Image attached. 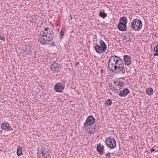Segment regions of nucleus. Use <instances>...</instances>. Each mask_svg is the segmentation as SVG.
Returning a JSON list of instances; mask_svg holds the SVG:
<instances>
[{
	"label": "nucleus",
	"instance_id": "1",
	"mask_svg": "<svg viewBox=\"0 0 158 158\" xmlns=\"http://www.w3.org/2000/svg\"><path fill=\"white\" fill-rule=\"evenodd\" d=\"M40 37L39 38V41L42 44H48L50 41L53 40L54 33L50 28H45L43 31L40 32Z\"/></svg>",
	"mask_w": 158,
	"mask_h": 158
},
{
	"label": "nucleus",
	"instance_id": "2",
	"mask_svg": "<svg viewBox=\"0 0 158 158\" xmlns=\"http://www.w3.org/2000/svg\"><path fill=\"white\" fill-rule=\"evenodd\" d=\"M123 63L122 59L118 56L114 55L110 58L108 65L110 70L114 72V69H116L117 68V67Z\"/></svg>",
	"mask_w": 158,
	"mask_h": 158
},
{
	"label": "nucleus",
	"instance_id": "3",
	"mask_svg": "<svg viewBox=\"0 0 158 158\" xmlns=\"http://www.w3.org/2000/svg\"><path fill=\"white\" fill-rule=\"evenodd\" d=\"M142 27V23L139 19H135L131 23V28L135 31L140 30Z\"/></svg>",
	"mask_w": 158,
	"mask_h": 158
},
{
	"label": "nucleus",
	"instance_id": "4",
	"mask_svg": "<svg viewBox=\"0 0 158 158\" xmlns=\"http://www.w3.org/2000/svg\"><path fill=\"white\" fill-rule=\"evenodd\" d=\"M40 148H38L37 151V156L38 158H49L50 155L48 149H45L44 148L41 147L40 149Z\"/></svg>",
	"mask_w": 158,
	"mask_h": 158
},
{
	"label": "nucleus",
	"instance_id": "5",
	"mask_svg": "<svg viewBox=\"0 0 158 158\" xmlns=\"http://www.w3.org/2000/svg\"><path fill=\"white\" fill-rule=\"evenodd\" d=\"M105 142L107 147L110 149H113L116 147V141L113 137H107L106 139Z\"/></svg>",
	"mask_w": 158,
	"mask_h": 158
},
{
	"label": "nucleus",
	"instance_id": "6",
	"mask_svg": "<svg viewBox=\"0 0 158 158\" xmlns=\"http://www.w3.org/2000/svg\"><path fill=\"white\" fill-rule=\"evenodd\" d=\"M95 122V119L92 116H90L86 118L85 122L84 123V126L86 127L88 125L94 124Z\"/></svg>",
	"mask_w": 158,
	"mask_h": 158
},
{
	"label": "nucleus",
	"instance_id": "7",
	"mask_svg": "<svg viewBox=\"0 0 158 158\" xmlns=\"http://www.w3.org/2000/svg\"><path fill=\"white\" fill-rule=\"evenodd\" d=\"M125 69L124 67L123 63H122L117 67V68L116 69H114V71L115 70L117 71V72L120 74H123L125 73Z\"/></svg>",
	"mask_w": 158,
	"mask_h": 158
},
{
	"label": "nucleus",
	"instance_id": "8",
	"mask_svg": "<svg viewBox=\"0 0 158 158\" xmlns=\"http://www.w3.org/2000/svg\"><path fill=\"white\" fill-rule=\"evenodd\" d=\"M94 48L96 52L99 54L102 53L106 51L104 49H103V48L98 44H96Z\"/></svg>",
	"mask_w": 158,
	"mask_h": 158
},
{
	"label": "nucleus",
	"instance_id": "9",
	"mask_svg": "<svg viewBox=\"0 0 158 158\" xmlns=\"http://www.w3.org/2000/svg\"><path fill=\"white\" fill-rule=\"evenodd\" d=\"M131 59L130 56L125 55L123 56V61L124 64L126 65H129L131 63Z\"/></svg>",
	"mask_w": 158,
	"mask_h": 158
},
{
	"label": "nucleus",
	"instance_id": "10",
	"mask_svg": "<svg viewBox=\"0 0 158 158\" xmlns=\"http://www.w3.org/2000/svg\"><path fill=\"white\" fill-rule=\"evenodd\" d=\"M1 128L4 130H11L10 123L6 122L2 123L1 124Z\"/></svg>",
	"mask_w": 158,
	"mask_h": 158
},
{
	"label": "nucleus",
	"instance_id": "11",
	"mask_svg": "<svg viewBox=\"0 0 158 158\" xmlns=\"http://www.w3.org/2000/svg\"><path fill=\"white\" fill-rule=\"evenodd\" d=\"M55 90L58 92H62L64 88L62 87V84L60 83H58L54 86Z\"/></svg>",
	"mask_w": 158,
	"mask_h": 158
},
{
	"label": "nucleus",
	"instance_id": "12",
	"mask_svg": "<svg viewBox=\"0 0 158 158\" xmlns=\"http://www.w3.org/2000/svg\"><path fill=\"white\" fill-rule=\"evenodd\" d=\"M51 70L56 72L60 71L59 65L57 64L54 63L52 64L50 67Z\"/></svg>",
	"mask_w": 158,
	"mask_h": 158
},
{
	"label": "nucleus",
	"instance_id": "13",
	"mask_svg": "<svg viewBox=\"0 0 158 158\" xmlns=\"http://www.w3.org/2000/svg\"><path fill=\"white\" fill-rule=\"evenodd\" d=\"M31 48L30 45H25V47H23V50L27 55H28L32 51L31 50Z\"/></svg>",
	"mask_w": 158,
	"mask_h": 158
},
{
	"label": "nucleus",
	"instance_id": "14",
	"mask_svg": "<svg viewBox=\"0 0 158 158\" xmlns=\"http://www.w3.org/2000/svg\"><path fill=\"white\" fill-rule=\"evenodd\" d=\"M130 93L129 89L127 88H125L123 89L122 91H120L119 93V95L120 97H125Z\"/></svg>",
	"mask_w": 158,
	"mask_h": 158
},
{
	"label": "nucleus",
	"instance_id": "15",
	"mask_svg": "<svg viewBox=\"0 0 158 158\" xmlns=\"http://www.w3.org/2000/svg\"><path fill=\"white\" fill-rule=\"evenodd\" d=\"M97 150L100 153H102L104 151V146L99 143L97 146Z\"/></svg>",
	"mask_w": 158,
	"mask_h": 158
},
{
	"label": "nucleus",
	"instance_id": "16",
	"mask_svg": "<svg viewBox=\"0 0 158 158\" xmlns=\"http://www.w3.org/2000/svg\"><path fill=\"white\" fill-rule=\"evenodd\" d=\"M127 25L124 24L118 23L117 27L120 31H124L126 30Z\"/></svg>",
	"mask_w": 158,
	"mask_h": 158
},
{
	"label": "nucleus",
	"instance_id": "17",
	"mask_svg": "<svg viewBox=\"0 0 158 158\" xmlns=\"http://www.w3.org/2000/svg\"><path fill=\"white\" fill-rule=\"evenodd\" d=\"M127 21V19L125 17H123L120 18L119 23H118L126 25Z\"/></svg>",
	"mask_w": 158,
	"mask_h": 158
},
{
	"label": "nucleus",
	"instance_id": "18",
	"mask_svg": "<svg viewBox=\"0 0 158 158\" xmlns=\"http://www.w3.org/2000/svg\"><path fill=\"white\" fill-rule=\"evenodd\" d=\"M99 44L103 48V49H104L105 50H106L107 48V46L103 41L102 40H100L99 42Z\"/></svg>",
	"mask_w": 158,
	"mask_h": 158
},
{
	"label": "nucleus",
	"instance_id": "19",
	"mask_svg": "<svg viewBox=\"0 0 158 158\" xmlns=\"http://www.w3.org/2000/svg\"><path fill=\"white\" fill-rule=\"evenodd\" d=\"M99 16L103 18H104L106 17L107 14L104 12V10H101L99 13Z\"/></svg>",
	"mask_w": 158,
	"mask_h": 158
},
{
	"label": "nucleus",
	"instance_id": "20",
	"mask_svg": "<svg viewBox=\"0 0 158 158\" xmlns=\"http://www.w3.org/2000/svg\"><path fill=\"white\" fill-rule=\"evenodd\" d=\"M147 94L149 95H151L153 94V90L152 88H148L146 90Z\"/></svg>",
	"mask_w": 158,
	"mask_h": 158
},
{
	"label": "nucleus",
	"instance_id": "21",
	"mask_svg": "<svg viewBox=\"0 0 158 158\" xmlns=\"http://www.w3.org/2000/svg\"><path fill=\"white\" fill-rule=\"evenodd\" d=\"M112 103L111 100L110 99H108L105 103V104L106 106H110Z\"/></svg>",
	"mask_w": 158,
	"mask_h": 158
},
{
	"label": "nucleus",
	"instance_id": "22",
	"mask_svg": "<svg viewBox=\"0 0 158 158\" xmlns=\"http://www.w3.org/2000/svg\"><path fill=\"white\" fill-rule=\"evenodd\" d=\"M22 148L19 147L17 149V154L18 156H20L22 154Z\"/></svg>",
	"mask_w": 158,
	"mask_h": 158
},
{
	"label": "nucleus",
	"instance_id": "23",
	"mask_svg": "<svg viewBox=\"0 0 158 158\" xmlns=\"http://www.w3.org/2000/svg\"><path fill=\"white\" fill-rule=\"evenodd\" d=\"M154 51L156 52V53L154 54V56H158V46L157 45L155 47Z\"/></svg>",
	"mask_w": 158,
	"mask_h": 158
},
{
	"label": "nucleus",
	"instance_id": "24",
	"mask_svg": "<svg viewBox=\"0 0 158 158\" xmlns=\"http://www.w3.org/2000/svg\"><path fill=\"white\" fill-rule=\"evenodd\" d=\"M123 40H125L126 42H128L130 41L131 39L129 37H127L126 36H124L123 37Z\"/></svg>",
	"mask_w": 158,
	"mask_h": 158
},
{
	"label": "nucleus",
	"instance_id": "25",
	"mask_svg": "<svg viewBox=\"0 0 158 158\" xmlns=\"http://www.w3.org/2000/svg\"><path fill=\"white\" fill-rule=\"evenodd\" d=\"M119 85L118 86V88L122 89V88L123 86L124 85V82L121 81H120L119 83H118Z\"/></svg>",
	"mask_w": 158,
	"mask_h": 158
},
{
	"label": "nucleus",
	"instance_id": "26",
	"mask_svg": "<svg viewBox=\"0 0 158 158\" xmlns=\"http://www.w3.org/2000/svg\"><path fill=\"white\" fill-rule=\"evenodd\" d=\"M64 31L63 30H61L60 32V34L59 36L60 39H61L63 37V36L64 35Z\"/></svg>",
	"mask_w": 158,
	"mask_h": 158
},
{
	"label": "nucleus",
	"instance_id": "27",
	"mask_svg": "<svg viewBox=\"0 0 158 158\" xmlns=\"http://www.w3.org/2000/svg\"><path fill=\"white\" fill-rule=\"evenodd\" d=\"M120 81H115L114 82V85L116 86H118L119 84L118 83H119Z\"/></svg>",
	"mask_w": 158,
	"mask_h": 158
},
{
	"label": "nucleus",
	"instance_id": "28",
	"mask_svg": "<svg viewBox=\"0 0 158 158\" xmlns=\"http://www.w3.org/2000/svg\"><path fill=\"white\" fill-rule=\"evenodd\" d=\"M49 44H50L52 46V47L56 46L54 43V42H53V41H50V43Z\"/></svg>",
	"mask_w": 158,
	"mask_h": 158
},
{
	"label": "nucleus",
	"instance_id": "29",
	"mask_svg": "<svg viewBox=\"0 0 158 158\" xmlns=\"http://www.w3.org/2000/svg\"><path fill=\"white\" fill-rule=\"evenodd\" d=\"M106 156L108 157V158H110L111 157L110 153L108 152L106 155Z\"/></svg>",
	"mask_w": 158,
	"mask_h": 158
},
{
	"label": "nucleus",
	"instance_id": "30",
	"mask_svg": "<svg viewBox=\"0 0 158 158\" xmlns=\"http://www.w3.org/2000/svg\"><path fill=\"white\" fill-rule=\"evenodd\" d=\"M0 40L4 41L5 40V38L1 35H0Z\"/></svg>",
	"mask_w": 158,
	"mask_h": 158
},
{
	"label": "nucleus",
	"instance_id": "31",
	"mask_svg": "<svg viewBox=\"0 0 158 158\" xmlns=\"http://www.w3.org/2000/svg\"><path fill=\"white\" fill-rule=\"evenodd\" d=\"M155 151V150L154 149H153V148H152L151 150H150V151H151V152H154Z\"/></svg>",
	"mask_w": 158,
	"mask_h": 158
},
{
	"label": "nucleus",
	"instance_id": "32",
	"mask_svg": "<svg viewBox=\"0 0 158 158\" xmlns=\"http://www.w3.org/2000/svg\"><path fill=\"white\" fill-rule=\"evenodd\" d=\"M72 16L71 15H70V18L69 19V21L72 20Z\"/></svg>",
	"mask_w": 158,
	"mask_h": 158
},
{
	"label": "nucleus",
	"instance_id": "33",
	"mask_svg": "<svg viewBox=\"0 0 158 158\" xmlns=\"http://www.w3.org/2000/svg\"><path fill=\"white\" fill-rule=\"evenodd\" d=\"M103 73V69H101V74H102Z\"/></svg>",
	"mask_w": 158,
	"mask_h": 158
},
{
	"label": "nucleus",
	"instance_id": "34",
	"mask_svg": "<svg viewBox=\"0 0 158 158\" xmlns=\"http://www.w3.org/2000/svg\"><path fill=\"white\" fill-rule=\"evenodd\" d=\"M79 62L76 63H75V65H77L79 64Z\"/></svg>",
	"mask_w": 158,
	"mask_h": 158
}]
</instances>
